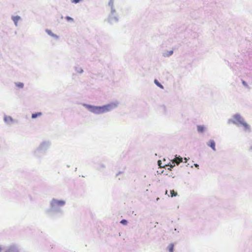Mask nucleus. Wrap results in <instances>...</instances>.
Masks as SVG:
<instances>
[{"label": "nucleus", "instance_id": "obj_13", "mask_svg": "<svg viewBox=\"0 0 252 252\" xmlns=\"http://www.w3.org/2000/svg\"><path fill=\"white\" fill-rule=\"evenodd\" d=\"M158 165L160 167L162 168V167H165V166H170L169 165H161V162L160 160H158Z\"/></svg>", "mask_w": 252, "mask_h": 252}, {"label": "nucleus", "instance_id": "obj_18", "mask_svg": "<svg viewBox=\"0 0 252 252\" xmlns=\"http://www.w3.org/2000/svg\"><path fill=\"white\" fill-rule=\"evenodd\" d=\"M19 17H14L13 19V20L15 23H16L18 21V20H19Z\"/></svg>", "mask_w": 252, "mask_h": 252}, {"label": "nucleus", "instance_id": "obj_10", "mask_svg": "<svg viewBox=\"0 0 252 252\" xmlns=\"http://www.w3.org/2000/svg\"><path fill=\"white\" fill-rule=\"evenodd\" d=\"M155 83L159 87H160L161 89H163V87L162 85H161L157 80H155L154 81Z\"/></svg>", "mask_w": 252, "mask_h": 252}, {"label": "nucleus", "instance_id": "obj_22", "mask_svg": "<svg viewBox=\"0 0 252 252\" xmlns=\"http://www.w3.org/2000/svg\"><path fill=\"white\" fill-rule=\"evenodd\" d=\"M195 165L196 167L198 166L197 164H195Z\"/></svg>", "mask_w": 252, "mask_h": 252}, {"label": "nucleus", "instance_id": "obj_15", "mask_svg": "<svg viewBox=\"0 0 252 252\" xmlns=\"http://www.w3.org/2000/svg\"><path fill=\"white\" fill-rule=\"evenodd\" d=\"M121 223L124 224V225H126L127 223V221L126 220H122L121 221Z\"/></svg>", "mask_w": 252, "mask_h": 252}, {"label": "nucleus", "instance_id": "obj_16", "mask_svg": "<svg viewBox=\"0 0 252 252\" xmlns=\"http://www.w3.org/2000/svg\"><path fill=\"white\" fill-rule=\"evenodd\" d=\"M65 18L67 21H73V19L69 16H66Z\"/></svg>", "mask_w": 252, "mask_h": 252}, {"label": "nucleus", "instance_id": "obj_11", "mask_svg": "<svg viewBox=\"0 0 252 252\" xmlns=\"http://www.w3.org/2000/svg\"><path fill=\"white\" fill-rule=\"evenodd\" d=\"M16 85L19 88H22L24 87L23 83L20 82L16 83Z\"/></svg>", "mask_w": 252, "mask_h": 252}, {"label": "nucleus", "instance_id": "obj_3", "mask_svg": "<svg viewBox=\"0 0 252 252\" xmlns=\"http://www.w3.org/2000/svg\"><path fill=\"white\" fill-rule=\"evenodd\" d=\"M234 123L237 124L239 123L241 124L244 122L243 119L239 115H235L234 116Z\"/></svg>", "mask_w": 252, "mask_h": 252}, {"label": "nucleus", "instance_id": "obj_17", "mask_svg": "<svg viewBox=\"0 0 252 252\" xmlns=\"http://www.w3.org/2000/svg\"><path fill=\"white\" fill-rule=\"evenodd\" d=\"M81 0H71L72 2L77 3L80 2Z\"/></svg>", "mask_w": 252, "mask_h": 252}, {"label": "nucleus", "instance_id": "obj_19", "mask_svg": "<svg viewBox=\"0 0 252 252\" xmlns=\"http://www.w3.org/2000/svg\"><path fill=\"white\" fill-rule=\"evenodd\" d=\"M242 83L244 85L246 86H247V83L244 81H242Z\"/></svg>", "mask_w": 252, "mask_h": 252}, {"label": "nucleus", "instance_id": "obj_12", "mask_svg": "<svg viewBox=\"0 0 252 252\" xmlns=\"http://www.w3.org/2000/svg\"><path fill=\"white\" fill-rule=\"evenodd\" d=\"M171 196H176L177 195V193L176 192H175L174 190H172L170 191Z\"/></svg>", "mask_w": 252, "mask_h": 252}, {"label": "nucleus", "instance_id": "obj_20", "mask_svg": "<svg viewBox=\"0 0 252 252\" xmlns=\"http://www.w3.org/2000/svg\"><path fill=\"white\" fill-rule=\"evenodd\" d=\"M172 53H173V51H171L170 55H171Z\"/></svg>", "mask_w": 252, "mask_h": 252}, {"label": "nucleus", "instance_id": "obj_5", "mask_svg": "<svg viewBox=\"0 0 252 252\" xmlns=\"http://www.w3.org/2000/svg\"><path fill=\"white\" fill-rule=\"evenodd\" d=\"M55 204H56L58 205L62 206L65 204V202L63 201H59V200H53Z\"/></svg>", "mask_w": 252, "mask_h": 252}, {"label": "nucleus", "instance_id": "obj_2", "mask_svg": "<svg viewBox=\"0 0 252 252\" xmlns=\"http://www.w3.org/2000/svg\"><path fill=\"white\" fill-rule=\"evenodd\" d=\"M183 161V158L181 157H176V158L172 161V164L170 165V168H172L175 166L174 163H176L177 164H179L180 163Z\"/></svg>", "mask_w": 252, "mask_h": 252}, {"label": "nucleus", "instance_id": "obj_14", "mask_svg": "<svg viewBox=\"0 0 252 252\" xmlns=\"http://www.w3.org/2000/svg\"><path fill=\"white\" fill-rule=\"evenodd\" d=\"M46 32H47L48 34H49V35H51V36H55V35H54V34L52 32H51L50 30H46Z\"/></svg>", "mask_w": 252, "mask_h": 252}, {"label": "nucleus", "instance_id": "obj_6", "mask_svg": "<svg viewBox=\"0 0 252 252\" xmlns=\"http://www.w3.org/2000/svg\"><path fill=\"white\" fill-rule=\"evenodd\" d=\"M197 130L199 132H203L205 130V127L203 126H198Z\"/></svg>", "mask_w": 252, "mask_h": 252}, {"label": "nucleus", "instance_id": "obj_9", "mask_svg": "<svg viewBox=\"0 0 252 252\" xmlns=\"http://www.w3.org/2000/svg\"><path fill=\"white\" fill-rule=\"evenodd\" d=\"M42 115V113L41 112H37L35 114H32V119L36 118L37 117H39Z\"/></svg>", "mask_w": 252, "mask_h": 252}, {"label": "nucleus", "instance_id": "obj_1", "mask_svg": "<svg viewBox=\"0 0 252 252\" xmlns=\"http://www.w3.org/2000/svg\"><path fill=\"white\" fill-rule=\"evenodd\" d=\"M84 106L91 112L95 114H101L110 111L116 107V104L111 103L102 106H94L88 104H85Z\"/></svg>", "mask_w": 252, "mask_h": 252}, {"label": "nucleus", "instance_id": "obj_7", "mask_svg": "<svg viewBox=\"0 0 252 252\" xmlns=\"http://www.w3.org/2000/svg\"><path fill=\"white\" fill-rule=\"evenodd\" d=\"M241 125H242L244 126L246 130H250V126L245 122H243V123Z\"/></svg>", "mask_w": 252, "mask_h": 252}, {"label": "nucleus", "instance_id": "obj_4", "mask_svg": "<svg viewBox=\"0 0 252 252\" xmlns=\"http://www.w3.org/2000/svg\"><path fill=\"white\" fill-rule=\"evenodd\" d=\"M208 145L214 151H216L215 142L214 140H210L208 144Z\"/></svg>", "mask_w": 252, "mask_h": 252}, {"label": "nucleus", "instance_id": "obj_21", "mask_svg": "<svg viewBox=\"0 0 252 252\" xmlns=\"http://www.w3.org/2000/svg\"><path fill=\"white\" fill-rule=\"evenodd\" d=\"M14 252V251H8V252Z\"/></svg>", "mask_w": 252, "mask_h": 252}, {"label": "nucleus", "instance_id": "obj_8", "mask_svg": "<svg viewBox=\"0 0 252 252\" xmlns=\"http://www.w3.org/2000/svg\"><path fill=\"white\" fill-rule=\"evenodd\" d=\"M167 250L169 252H173L174 250V245L173 244H170L167 247Z\"/></svg>", "mask_w": 252, "mask_h": 252}]
</instances>
